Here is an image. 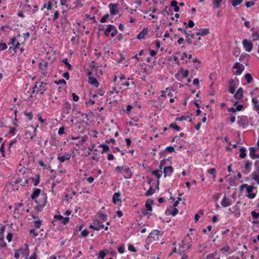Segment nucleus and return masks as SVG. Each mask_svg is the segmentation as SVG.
Here are the masks:
<instances>
[{
	"mask_svg": "<svg viewBox=\"0 0 259 259\" xmlns=\"http://www.w3.org/2000/svg\"><path fill=\"white\" fill-rule=\"evenodd\" d=\"M47 194L46 193H42L38 199L34 200L37 205L34 207V209L37 212H40L42 210L44 207L46 206L47 202Z\"/></svg>",
	"mask_w": 259,
	"mask_h": 259,
	"instance_id": "obj_1",
	"label": "nucleus"
},
{
	"mask_svg": "<svg viewBox=\"0 0 259 259\" xmlns=\"http://www.w3.org/2000/svg\"><path fill=\"white\" fill-rule=\"evenodd\" d=\"M163 234V231H160L158 230H154L149 234L146 240L147 243L150 244L153 241L158 240L159 236H162Z\"/></svg>",
	"mask_w": 259,
	"mask_h": 259,
	"instance_id": "obj_2",
	"label": "nucleus"
},
{
	"mask_svg": "<svg viewBox=\"0 0 259 259\" xmlns=\"http://www.w3.org/2000/svg\"><path fill=\"white\" fill-rule=\"evenodd\" d=\"M154 204V200L152 199H148L145 202V207L146 208V210H144L142 211V213L144 215H151L152 213L151 212H149L148 211H152V205Z\"/></svg>",
	"mask_w": 259,
	"mask_h": 259,
	"instance_id": "obj_3",
	"label": "nucleus"
},
{
	"mask_svg": "<svg viewBox=\"0 0 259 259\" xmlns=\"http://www.w3.org/2000/svg\"><path fill=\"white\" fill-rule=\"evenodd\" d=\"M71 109V105L68 101L65 100L64 101V104L62 108V111L61 113V117L63 118L65 117V114H68L70 112Z\"/></svg>",
	"mask_w": 259,
	"mask_h": 259,
	"instance_id": "obj_4",
	"label": "nucleus"
},
{
	"mask_svg": "<svg viewBox=\"0 0 259 259\" xmlns=\"http://www.w3.org/2000/svg\"><path fill=\"white\" fill-rule=\"evenodd\" d=\"M255 171L251 174L252 179L254 180L257 184L259 185V160H257L254 163Z\"/></svg>",
	"mask_w": 259,
	"mask_h": 259,
	"instance_id": "obj_5",
	"label": "nucleus"
},
{
	"mask_svg": "<svg viewBox=\"0 0 259 259\" xmlns=\"http://www.w3.org/2000/svg\"><path fill=\"white\" fill-rule=\"evenodd\" d=\"M239 83V81L237 78H235L234 79H231L229 80V92L230 93L233 94L235 93Z\"/></svg>",
	"mask_w": 259,
	"mask_h": 259,
	"instance_id": "obj_6",
	"label": "nucleus"
},
{
	"mask_svg": "<svg viewBox=\"0 0 259 259\" xmlns=\"http://www.w3.org/2000/svg\"><path fill=\"white\" fill-rule=\"evenodd\" d=\"M232 68L233 69H236V71H233V73L235 75H239L242 73L243 71L244 70L245 67L243 64L237 62L234 64Z\"/></svg>",
	"mask_w": 259,
	"mask_h": 259,
	"instance_id": "obj_7",
	"label": "nucleus"
},
{
	"mask_svg": "<svg viewBox=\"0 0 259 259\" xmlns=\"http://www.w3.org/2000/svg\"><path fill=\"white\" fill-rule=\"evenodd\" d=\"M242 45L245 50L247 52H250L253 48V44L251 40L244 39L242 40Z\"/></svg>",
	"mask_w": 259,
	"mask_h": 259,
	"instance_id": "obj_8",
	"label": "nucleus"
},
{
	"mask_svg": "<svg viewBox=\"0 0 259 259\" xmlns=\"http://www.w3.org/2000/svg\"><path fill=\"white\" fill-rule=\"evenodd\" d=\"M119 7V5L118 4L110 3L108 7L110 9V12L111 15H115L118 14V8Z\"/></svg>",
	"mask_w": 259,
	"mask_h": 259,
	"instance_id": "obj_9",
	"label": "nucleus"
},
{
	"mask_svg": "<svg viewBox=\"0 0 259 259\" xmlns=\"http://www.w3.org/2000/svg\"><path fill=\"white\" fill-rule=\"evenodd\" d=\"M254 189V187L253 186H250L248 185V184L246 185V190L247 193H248L246 196L250 199H253L256 196V193H252V191Z\"/></svg>",
	"mask_w": 259,
	"mask_h": 259,
	"instance_id": "obj_10",
	"label": "nucleus"
},
{
	"mask_svg": "<svg viewBox=\"0 0 259 259\" xmlns=\"http://www.w3.org/2000/svg\"><path fill=\"white\" fill-rule=\"evenodd\" d=\"M237 118L239 119L237 121V123L239 124V125L241 126L243 128H245L246 127L245 122L248 120L247 116L245 115L238 116Z\"/></svg>",
	"mask_w": 259,
	"mask_h": 259,
	"instance_id": "obj_11",
	"label": "nucleus"
},
{
	"mask_svg": "<svg viewBox=\"0 0 259 259\" xmlns=\"http://www.w3.org/2000/svg\"><path fill=\"white\" fill-rule=\"evenodd\" d=\"M174 169L172 166L169 165L164 167L163 168L164 177L166 178L167 176H171L174 173Z\"/></svg>",
	"mask_w": 259,
	"mask_h": 259,
	"instance_id": "obj_12",
	"label": "nucleus"
},
{
	"mask_svg": "<svg viewBox=\"0 0 259 259\" xmlns=\"http://www.w3.org/2000/svg\"><path fill=\"white\" fill-rule=\"evenodd\" d=\"M232 203V201L229 198L226 197V194L223 199L221 201V204L223 207H226L231 205Z\"/></svg>",
	"mask_w": 259,
	"mask_h": 259,
	"instance_id": "obj_13",
	"label": "nucleus"
},
{
	"mask_svg": "<svg viewBox=\"0 0 259 259\" xmlns=\"http://www.w3.org/2000/svg\"><path fill=\"white\" fill-rule=\"evenodd\" d=\"M71 157V154L69 153L65 152L63 156H58L57 159L60 163H63L66 160H69Z\"/></svg>",
	"mask_w": 259,
	"mask_h": 259,
	"instance_id": "obj_14",
	"label": "nucleus"
},
{
	"mask_svg": "<svg viewBox=\"0 0 259 259\" xmlns=\"http://www.w3.org/2000/svg\"><path fill=\"white\" fill-rule=\"evenodd\" d=\"M252 165V162L249 160H247L245 161L244 168L245 170L243 171V173L244 175H247L251 171V167Z\"/></svg>",
	"mask_w": 259,
	"mask_h": 259,
	"instance_id": "obj_15",
	"label": "nucleus"
},
{
	"mask_svg": "<svg viewBox=\"0 0 259 259\" xmlns=\"http://www.w3.org/2000/svg\"><path fill=\"white\" fill-rule=\"evenodd\" d=\"M41 190L38 188H33V192L30 196V198L32 200H35L40 194Z\"/></svg>",
	"mask_w": 259,
	"mask_h": 259,
	"instance_id": "obj_16",
	"label": "nucleus"
},
{
	"mask_svg": "<svg viewBox=\"0 0 259 259\" xmlns=\"http://www.w3.org/2000/svg\"><path fill=\"white\" fill-rule=\"evenodd\" d=\"M232 209L233 211L232 212V214H233L236 218H239L241 215L240 206L237 205H235L232 207Z\"/></svg>",
	"mask_w": 259,
	"mask_h": 259,
	"instance_id": "obj_17",
	"label": "nucleus"
},
{
	"mask_svg": "<svg viewBox=\"0 0 259 259\" xmlns=\"http://www.w3.org/2000/svg\"><path fill=\"white\" fill-rule=\"evenodd\" d=\"M88 82L96 88L99 87L100 83L97 78L94 76H90L88 79Z\"/></svg>",
	"mask_w": 259,
	"mask_h": 259,
	"instance_id": "obj_18",
	"label": "nucleus"
},
{
	"mask_svg": "<svg viewBox=\"0 0 259 259\" xmlns=\"http://www.w3.org/2000/svg\"><path fill=\"white\" fill-rule=\"evenodd\" d=\"M148 33V28L147 27H144L142 31L137 34V38L139 39L145 38V36Z\"/></svg>",
	"mask_w": 259,
	"mask_h": 259,
	"instance_id": "obj_19",
	"label": "nucleus"
},
{
	"mask_svg": "<svg viewBox=\"0 0 259 259\" xmlns=\"http://www.w3.org/2000/svg\"><path fill=\"white\" fill-rule=\"evenodd\" d=\"M170 208L169 207H168L165 211V214L166 215H171L173 217L176 216L179 212V210L176 208L174 207L173 210L172 211H170Z\"/></svg>",
	"mask_w": 259,
	"mask_h": 259,
	"instance_id": "obj_20",
	"label": "nucleus"
},
{
	"mask_svg": "<svg viewBox=\"0 0 259 259\" xmlns=\"http://www.w3.org/2000/svg\"><path fill=\"white\" fill-rule=\"evenodd\" d=\"M209 28H201L199 29V31L195 33V34L200 36H205L208 34L209 33Z\"/></svg>",
	"mask_w": 259,
	"mask_h": 259,
	"instance_id": "obj_21",
	"label": "nucleus"
},
{
	"mask_svg": "<svg viewBox=\"0 0 259 259\" xmlns=\"http://www.w3.org/2000/svg\"><path fill=\"white\" fill-rule=\"evenodd\" d=\"M243 89L242 88H239L234 95V98L237 100L241 99L243 96Z\"/></svg>",
	"mask_w": 259,
	"mask_h": 259,
	"instance_id": "obj_22",
	"label": "nucleus"
},
{
	"mask_svg": "<svg viewBox=\"0 0 259 259\" xmlns=\"http://www.w3.org/2000/svg\"><path fill=\"white\" fill-rule=\"evenodd\" d=\"M121 193L119 191L114 193L112 197V202L114 204H116L119 201H121L120 199Z\"/></svg>",
	"mask_w": 259,
	"mask_h": 259,
	"instance_id": "obj_23",
	"label": "nucleus"
},
{
	"mask_svg": "<svg viewBox=\"0 0 259 259\" xmlns=\"http://www.w3.org/2000/svg\"><path fill=\"white\" fill-rule=\"evenodd\" d=\"M40 84L39 86V91H41L39 93L40 95H43L44 93L47 91V88L46 87V85L47 84V83H44L42 81L40 82Z\"/></svg>",
	"mask_w": 259,
	"mask_h": 259,
	"instance_id": "obj_24",
	"label": "nucleus"
},
{
	"mask_svg": "<svg viewBox=\"0 0 259 259\" xmlns=\"http://www.w3.org/2000/svg\"><path fill=\"white\" fill-rule=\"evenodd\" d=\"M122 169L126 174L128 175V177H124V179H130L132 176V174L131 173V169L130 168L127 166L126 165H124L122 166Z\"/></svg>",
	"mask_w": 259,
	"mask_h": 259,
	"instance_id": "obj_25",
	"label": "nucleus"
},
{
	"mask_svg": "<svg viewBox=\"0 0 259 259\" xmlns=\"http://www.w3.org/2000/svg\"><path fill=\"white\" fill-rule=\"evenodd\" d=\"M30 179L34 183V186H36L39 184L40 181V174H37L35 175V177H31L30 178Z\"/></svg>",
	"mask_w": 259,
	"mask_h": 259,
	"instance_id": "obj_26",
	"label": "nucleus"
},
{
	"mask_svg": "<svg viewBox=\"0 0 259 259\" xmlns=\"http://www.w3.org/2000/svg\"><path fill=\"white\" fill-rule=\"evenodd\" d=\"M68 23H69V21L66 16H62L61 17L60 25L61 27L63 28L65 27Z\"/></svg>",
	"mask_w": 259,
	"mask_h": 259,
	"instance_id": "obj_27",
	"label": "nucleus"
},
{
	"mask_svg": "<svg viewBox=\"0 0 259 259\" xmlns=\"http://www.w3.org/2000/svg\"><path fill=\"white\" fill-rule=\"evenodd\" d=\"M240 152L239 157L241 159L245 158L247 155V150L244 147H242L239 149Z\"/></svg>",
	"mask_w": 259,
	"mask_h": 259,
	"instance_id": "obj_28",
	"label": "nucleus"
},
{
	"mask_svg": "<svg viewBox=\"0 0 259 259\" xmlns=\"http://www.w3.org/2000/svg\"><path fill=\"white\" fill-rule=\"evenodd\" d=\"M187 245V249H190L192 246V239L191 237H185L183 240Z\"/></svg>",
	"mask_w": 259,
	"mask_h": 259,
	"instance_id": "obj_29",
	"label": "nucleus"
},
{
	"mask_svg": "<svg viewBox=\"0 0 259 259\" xmlns=\"http://www.w3.org/2000/svg\"><path fill=\"white\" fill-rule=\"evenodd\" d=\"M26 246V248L24 249L23 248H20L19 249V252H20L22 254L25 255L26 256V258H27V256L29 254V249L28 247V244H25Z\"/></svg>",
	"mask_w": 259,
	"mask_h": 259,
	"instance_id": "obj_30",
	"label": "nucleus"
},
{
	"mask_svg": "<svg viewBox=\"0 0 259 259\" xmlns=\"http://www.w3.org/2000/svg\"><path fill=\"white\" fill-rule=\"evenodd\" d=\"M151 174L155 176L157 180H159V179L162 176V171L161 170L156 169L154 170H152L151 171Z\"/></svg>",
	"mask_w": 259,
	"mask_h": 259,
	"instance_id": "obj_31",
	"label": "nucleus"
},
{
	"mask_svg": "<svg viewBox=\"0 0 259 259\" xmlns=\"http://www.w3.org/2000/svg\"><path fill=\"white\" fill-rule=\"evenodd\" d=\"M20 46V44L19 41H17L16 43V45L14 46L13 47H10L9 48L8 52L9 53H11L12 50L14 51V53H16L17 51V49L19 48Z\"/></svg>",
	"mask_w": 259,
	"mask_h": 259,
	"instance_id": "obj_32",
	"label": "nucleus"
},
{
	"mask_svg": "<svg viewBox=\"0 0 259 259\" xmlns=\"http://www.w3.org/2000/svg\"><path fill=\"white\" fill-rule=\"evenodd\" d=\"M155 189L152 186H150L149 190H148L145 193V196H150L153 195L155 192Z\"/></svg>",
	"mask_w": 259,
	"mask_h": 259,
	"instance_id": "obj_33",
	"label": "nucleus"
},
{
	"mask_svg": "<svg viewBox=\"0 0 259 259\" xmlns=\"http://www.w3.org/2000/svg\"><path fill=\"white\" fill-rule=\"evenodd\" d=\"M97 215L98 217L100 218L104 222L106 221L108 219L107 214L103 213L101 210L97 212Z\"/></svg>",
	"mask_w": 259,
	"mask_h": 259,
	"instance_id": "obj_34",
	"label": "nucleus"
},
{
	"mask_svg": "<svg viewBox=\"0 0 259 259\" xmlns=\"http://www.w3.org/2000/svg\"><path fill=\"white\" fill-rule=\"evenodd\" d=\"M108 253V250L107 249H104L103 250H101L99 253L98 258L103 259L106 256Z\"/></svg>",
	"mask_w": 259,
	"mask_h": 259,
	"instance_id": "obj_35",
	"label": "nucleus"
},
{
	"mask_svg": "<svg viewBox=\"0 0 259 259\" xmlns=\"http://www.w3.org/2000/svg\"><path fill=\"white\" fill-rule=\"evenodd\" d=\"M249 150L250 151L249 156L252 159L255 154V152H256V148L255 147H250L249 148Z\"/></svg>",
	"mask_w": 259,
	"mask_h": 259,
	"instance_id": "obj_36",
	"label": "nucleus"
},
{
	"mask_svg": "<svg viewBox=\"0 0 259 259\" xmlns=\"http://www.w3.org/2000/svg\"><path fill=\"white\" fill-rule=\"evenodd\" d=\"M182 78H186L189 75V72L188 70H185L183 67H180V68Z\"/></svg>",
	"mask_w": 259,
	"mask_h": 259,
	"instance_id": "obj_37",
	"label": "nucleus"
},
{
	"mask_svg": "<svg viewBox=\"0 0 259 259\" xmlns=\"http://www.w3.org/2000/svg\"><path fill=\"white\" fill-rule=\"evenodd\" d=\"M177 147L176 144H175L174 146H167L165 148V151H166V152L171 153H173V152H175L176 150H175V147Z\"/></svg>",
	"mask_w": 259,
	"mask_h": 259,
	"instance_id": "obj_38",
	"label": "nucleus"
},
{
	"mask_svg": "<svg viewBox=\"0 0 259 259\" xmlns=\"http://www.w3.org/2000/svg\"><path fill=\"white\" fill-rule=\"evenodd\" d=\"M169 127L173 128L177 131H180L181 130V127L177 125L176 122H175L170 123L169 125Z\"/></svg>",
	"mask_w": 259,
	"mask_h": 259,
	"instance_id": "obj_39",
	"label": "nucleus"
},
{
	"mask_svg": "<svg viewBox=\"0 0 259 259\" xmlns=\"http://www.w3.org/2000/svg\"><path fill=\"white\" fill-rule=\"evenodd\" d=\"M61 62L64 63L67 67V68L71 70L73 68V66L68 62L67 58H64L61 61Z\"/></svg>",
	"mask_w": 259,
	"mask_h": 259,
	"instance_id": "obj_40",
	"label": "nucleus"
},
{
	"mask_svg": "<svg viewBox=\"0 0 259 259\" xmlns=\"http://www.w3.org/2000/svg\"><path fill=\"white\" fill-rule=\"evenodd\" d=\"M252 102L254 105L253 109L254 110H258L259 109V105L258 104V101L256 100L255 97H253L252 98Z\"/></svg>",
	"mask_w": 259,
	"mask_h": 259,
	"instance_id": "obj_41",
	"label": "nucleus"
},
{
	"mask_svg": "<svg viewBox=\"0 0 259 259\" xmlns=\"http://www.w3.org/2000/svg\"><path fill=\"white\" fill-rule=\"evenodd\" d=\"M183 24L185 25H186V28H187V27L192 28L195 25V23H194V21L193 20H189L188 21V23H187V22H184L183 23Z\"/></svg>",
	"mask_w": 259,
	"mask_h": 259,
	"instance_id": "obj_42",
	"label": "nucleus"
},
{
	"mask_svg": "<svg viewBox=\"0 0 259 259\" xmlns=\"http://www.w3.org/2000/svg\"><path fill=\"white\" fill-rule=\"evenodd\" d=\"M232 5L234 7L240 5L243 2V0H230Z\"/></svg>",
	"mask_w": 259,
	"mask_h": 259,
	"instance_id": "obj_43",
	"label": "nucleus"
},
{
	"mask_svg": "<svg viewBox=\"0 0 259 259\" xmlns=\"http://www.w3.org/2000/svg\"><path fill=\"white\" fill-rule=\"evenodd\" d=\"M245 79H246L247 82L248 83H251L253 80V78L252 77V75L249 73H247L245 75Z\"/></svg>",
	"mask_w": 259,
	"mask_h": 259,
	"instance_id": "obj_44",
	"label": "nucleus"
},
{
	"mask_svg": "<svg viewBox=\"0 0 259 259\" xmlns=\"http://www.w3.org/2000/svg\"><path fill=\"white\" fill-rule=\"evenodd\" d=\"M113 27L112 26V24H109L107 25V28L105 30L104 32V35L106 36H108L109 35V33L111 31V28Z\"/></svg>",
	"mask_w": 259,
	"mask_h": 259,
	"instance_id": "obj_45",
	"label": "nucleus"
},
{
	"mask_svg": "<svg viewBox=\"0 0 259 259\" xmlns=\"http://www.w3.org/2000/svg\"><path fill=\"white\" fill-rule=\"evenodd\" d=\"M5 142H6V141L3 143H2V144L1 145V146L0 147V152L2 153V156L3 157H6V153H5Z\"/></svg>",
	"mask_w": 259,
	"mask_h": 259,
	"instance_id": "obj_46",
	"label": "nucleus"
},
{
	"mask_svg": "<svg viewBox=\"0 0 259 259\" xmlns=\"http://www.w3.org/2000/svg\"><path fill=\"white\" fill-rule=\"evenodd\" d=\"M207 172L211 175L212 176L213 178H215L216 177L215 172H216V169L214 168H211L207 170Z\"/></svg>",
	"mask_w": 259,
	"mask_h": 259,
	"instance_id": "obj_47",
	"label": "nucleus"
},
{
	"mask_svg": "<svg viewBox=\"0 0 259 259\" xmlns=\"http://www.w3.org/2000/svg\"><path fill=\"white\" fill-rule=\"evenodd\" d=\"M181 200H182V198L181 197H178L177 198V200H176V201H175L174 202L173 205L172 206L169 205V207L170 208H172V207H176H176L178 206V205H179V202L180 201H181Z\"/></svg>",
	"mask_w": 259,
	"mask_h": 259,
	"instance_id": "obj_48",
	"label": "nucleus"
},
{
	"mask_svg": "<svg viewBox=\"0 0 259 259\" xmlns=\"http://www.w3.org/2000/svg\"><path fill=\"white\" fill-rule=\"evenodd\" d=\"M165 12L167 15H173L174 13L172 12L171 10L168 6H166L165 9L163 10Z\"/></svg>",
	"mask_w": 259,
	"mask_h": 259,
	"instance_id": "obj_49",
	"label": "nucleus"
},
{
	"mask_svg": "<svg viewBox=\"0 0 259 259\" xmlns=\"http://www.w3.org/2000/svg\"><path fill=\"white\" fill-rule=\"evenodd\" d=\"M235 179V178L229 179L228 182L229 183L230 186H236V184Z\"/></svg>",
	"mask_w": 259,
	"mask_h": 259,
	"instance_id": "obj_50",
	"label": "nucleus"
},
{
	"mask_svg": "<svg viewBox=\"0 0 259 259\" xmlns=\"http://www.w3.org/2000/svg\"><path fill=\"white\" fill-rule=\"evenodd\" d=\"M112 26L113 27L111 28V35L112 37H114L117 33V29L114 25H112Z\"/></svg>",
	"mask_w": 259,
	"mask_h": 259,
	"instance_id": "obj_51",
	"label": "nucleus"
},
{
	"mask_svg": "<svg viewBox=\"0 0 259 259\" xmlns=\"http://www.w3.org/2000/svg\"><path fill=\"white\" fill-rule=\"evenodd\" d=\"M251 215L254 219H259V211L257 212L255 210H252L251 211Z\"/></svg>",
	"mask_w": 259,
	"mask_h": 259,
	"instance_id": "obj_52",
	"label": "nucleus"
},
{
	"mask_svg": "<svg viewBox=\"0 0 259 259\" xmlns=\"http://www.w3.org/2000/svg\"><path fill=\"white\" fill-rule=\"evenodd\" d=\"M109 17V15L108 14H106L104 15L100 19V22L102 23H105L107 22V19Z\"/></svg>",
	"mask_w": 259,
	"mask_h": 259,
	"instance_id": "obj_53",
	"label": "nucleus"
},
{
	"mask_svg": "<svg viewBox=\"0 0 259 259\" xmlns=\"http://www.w3.org/2000/svg\"><path fill=\"white\" fill-rule=\"evenodd\" d=\"M24 114L26 116L29 120H31L33 118V114L31 112L24 111Z\"/></svg>",
	"mask_w": 259,
	"mask_h": 259,
	"instance_id": "obj_54",
	"label": "nucleus"
},
{
	"mask_svg": "<svg viewBox=\"0 0 259 259\" xmlns=\"http://www.w3.org/2000/svg\"><path fill=\"white\" fill-rule=\"evenodd\" d=\"M222 1L223 0H213V5L215 8H219L220 7V5Z\"/></svg>",
	"mask_w": 259,
	"mask_h": 259,
	"instance_id": "obj_55",
	"label": "nucleus"
},
{
	"mask_svg": "<svg viewBox=\"0 0 259 259\" xmlns=\"http://www.w3.org/2000/svg\"><path fill=\"white\" fill-rule=\"evenodd\" d=\"M95 147V144L92 143L91 144L90 146L88 147V154L86 155V156L89 155L91 154L92 151L93 150L94 148Z\"/></svg>",
	"mask_w": 259,
	"mask_h": 259,
	"instance_id": "obj_56",
	"label": "nucleus"
},
{
	"mask_svg": "<svg viewBox=\"0 0 259 259\" xmlns=\"http://www.w3.org/2000/svg\"><path fill=\"white\" fill-rule=\"evenodd\" d=\"M54 83L57 85L60 84H63L64 85H66L67 83L66 81L64 79H59V80H55L54 81Z\"/></svg>",
	"mask_w": 259,
	"mask_h": 259,
	"instance_id": "obj_57",
	"label": "nucleus"
},
{
	"mask_svg": "<svg viewBox=\"0 0 259 259\" xmlns=\"http://www.w3.org/2000/svg\"><path fill=\"white\" fill-rule=\"evenodd\" d=\"M252 36L256 37L255 38H253V39H252L253 41H255V40H257L259 39V34H258V32L257 31H254L252 33Z\"/></svg>",
	"mask_w": 259,
	"mask_h": 259,
	"instance_id": "obj_58",
	"label": "nucleus"
},
{
	"mask_svg": "<svg viewBox=\"0 0 259 259\" xmlns=\"http://www.w3.org/2000/svg\"><path fill=\"white\" fill-rule=\"evenodd\" d=\"M16 129L15 127L9 126V131L8 132V134L15 135L16 134Z\"/></svg>",
	"mask_w": 259,
	"mask_h": 259,
	"instance_id": "obj_59",
	"label": "nucleus"
},
{
	"mask_svg": "<svg viewBox=\"0 0 259 259\" xmlns=\"http://www.w3.org/2000/svg\"><path fill=\"white\" fill-rule=\"evenodd\" d=\"M125 247L124 244H123L118 247V251L119 253L122 254L124 252Z\"/></svg>",
	"mask_w": 259,
	"mask_h": 259,
	"instance_id": "obj_60",
	"label": "nucleus"
},
{
	"mask_svg": "<svg viewBox=\"0 0 259 259\" xmlns=\"http://www.w3.org/2000/svg\"><path fill=\"white\" fill-rule=\"evenodd\" d=\"M217 251H215L211 253H209L207 255L206 259H213L214 258L215 256L217 255Z\"/></svg>",
	"mask_w": 259,
	"mask_h": 259,
	"instance_id": "obj_61",
	"label": "nucleus"
},
{
	"mask_svg": "<svg viewBox=\"0 0 259 259\" xmlns=\"http://www.w3.org/2000/svg\"><path fill=\"white\" fill-rule=\"evenodd\" d=\"M89 232L87 229L83 230L81 232V236L82 237H86L88 236Z\"/></svg>",
	"mask_w": 259,
	"mask_h": 259,
	"instance_id": "obj_62",
	"label": "nucleus"
},
{
	"mask_svg": "<svg viewBox=\"0 0 259 259\" xmlns=\"http://www.w3.org/2000/svg\"><path fill=\"white\" fill-rule=\"evenodd\" d=\"M41 223H42V221L40 220H38L37 221H34V223L35 228H39L41 226Z\"/></svg>",
	"mask_w": 259,
	"mask_h": 259,
	"instance_id": "obj_63",
	"label": "nucleus"
},
{
	"mask_svg": "<svg viewBox=\"0 0 259 259\" xmlns=\"http://www.w3.org/2000/svg\"><path fill=\"white\" fill-rule=\"evenodd\" d=\"M250 94L251 96H252L253 95H256L259 96V88H255V89H254Z\"/></svg>",
	"mask_w": 259,
	"mask_h": 259,
	"instance_id": "obj_64",
	"label": "nucleus"
}]
</instances>
